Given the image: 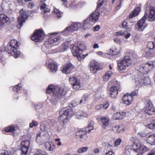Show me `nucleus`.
<instances>
[{"label":"nucleus","mask_w":155,"mask_h":155,"mask_svg":"<svg viewBox=\"0 0 155 155\" xmlns=\"http://www.w3.org/2000/svg\"><path fill=\"white\" fill-rule=\"evenodd\" d=\"M104 1V0H98L95 11L91 14L89 17L84 21L82 27L84 30L90 28L93 22H96L98 20L100 15L98 12L99 9L103 5Z\"/></svg>","instance_id":"f257e3e1"},{"label":"nucleus","mask_w":155,"mask_h":155,"mask_svg":"<svg viewBox=\"0 0 155 155\" xmlns=\"http://www.w3.org/2000/svg\"><path fill=\"white\" fill-rule=\"evenodd\" d=\"M46 92L48 94H50L52 92L54 97L56 98H58V100L64 98L66 93L64 91V88L59 87H55L54 86L52 85H49L48 86Z\"/></svg>","instance_id":"f03ea898"},{"label":"nucleus","mask_w":155,"mask_h":155,"mask_svg":"<svg viewBox=\"0 0 155 155\" xmlns=\"http://www.w3.org/2000/svg\"><path fill=\"white\" fill-rule=\"evenodd\" d=\"M18 45L16 41H11L8 44L6 48V51L9 54L14 56L15 58H17L20 54V52L18 51Z\"/></svg>","instance_id":"7ed1b4c3"},{"label":"nucleus","mask_w":155,"mask_h":155,"mask_svg":"<svg viewBox=\"0 0 155 155\" xmlns=\"http://www.w3.org/2000/svg\"><path fill=\"white\" fill-rule=\"evenodd\" d=\"M131 63V60L129 57L128 56H126L123 60L120 61H118L117 69L120 72H123Z\"/></svg>","instance_id":"20e7f679"},{"label":"nucleus","mask_w":155,"mask_h":155,"mask_svg":"<svg viewBox=\"0 0 155 155\" xmlns=\"http://www.w3.org/2000/svg\"><path fill=\"white\" fill-rule=\"evenodd\" d=\"M60 116L59 117L64 118L63 123L67 122L68 120L71 118L72 116L73 112L71 109L65 107L63 108L59 112Z\"/></svg>","instance_id":"39448f33"},{"label":"nucleus","mask_w":155,"mask_h":155,"mask_svg":"<svg viewBox=\"0 0 155 155\" xmlns=\"http://www.w3.org/2000/svg\"><path fill=\"white\" fill-rule=\"evenodd\" d=\"M85 48V46L84 44H80L78 46L75 45H73L72 52L73 55L76 57L79 61L81 60V53L80 52L83 51Z\"/></svg>","instance_id":"423d86ee"},{"label":"nucleus","mask_w":155,"mask_h":155,"mask_svg":"<svg viewBox=\"0 0 155 155\" xmlns=\"http://www.w3.org/2000/svg\"><path fill=\"white\" fill-rule=\"evenodd\" d=\"M147 47L145 50L146 54L150 57L155 56V43L152 41L148 42Z\"/></svg>","instance_id":"0eeeda50"},{"label":"nucleus","mask_w":155,"mask_h":155,"mask_svg":"<svg viewBox=\"0 0 155 155\" xmlns=\"http://www.w3.org/2000/svg\"><path fill=\"white\" fill-rule=\"evenodd\" d=\"M147 14L145 13L143 17L140 19L135 25V28L137 30L142 31L147 26L145 22L147 19Z\"/></svg>","instance_id":"6e6552de"},{"label":"nucleus","mask_w":155,"mask_h":155,"mask_svg":"<svg viewBox=\"0 0 155 155\" xmlns=\"http://www.w3.org/2000/svg\"><path fill=\"white\" fill-rule=\"evenodd\" d=\"M20 15L18 19V23L17 27L20 29L23 26V23L25 22L26 20L28 18V16L25 11L21 9L20 11Z\"/></svg>","instance_id":"1a4fd4ad"},{"label":"nucleus","mask_w":155,"mask_h":155,"mask_svg":"<svg viewBox=\"0 0 155 155\" xmlns=\"http://www.w3.org/2000/svg\"><path fill=\"white\" fill-rule=\"evenodd\" d=\"M44 35L43 31L41 30H36L31 37V39L36 42H41L43 39Z\"/></svg>","instance_id":"9d476101"},{"label":"nucleus","mask_w":155,"mask_h":155,"mask_svg":"<svg viewBox=\"0 0 155 155\" xmlns=\"http://www.w3.org/2000/svg\"><path fill=\"white\" fill-rule=\"evenodd\" d=\"M143 109L144 112L149 115L155 114V109L151 101L149 100L146 101V106Z\"/></svg>","instance_id":"9b49d317"},{"label":"nucleus","mask_w":155,"mask_h":155,"mask_svg":"<svg viewBox=\"0 0 155 155\" xmlns=\"http://www.w3.org/2000/svg\"><path fill=\"white\" fill-rule=\"evenodd\" d=\"M60 37L58 36L56 38H50L48 40L49 42V44L47 45L46 46H43L42 48H47L48 49L51 48L52 47V45H58L60 41Z\"/></svg>","instance_id":"f8f14e48"},{"label":"nucleus","mask_w":155,"mask_h":155,"mask_svg":"<svg viewBox=\"0 0 155 155\" xmlns=\"http://www.w3.org/2000/svg\"><path fill=\"white\" fill-rule=\"evenodd\" d=\"M30 142L29 140H26L23 141L21 143V155H26L28 150Z\"/></svg>","instance_id":"ddd939ff"},{"label":"nucleus","mask_w":155,"mask_h":155,"mask_svg":"<svg viewBox=\"0 0 155 155\" xmlns=\"http://www.w3.org/2000/svg\"><path fill=\"white\" fill-rule=\"evenodd\" d=\"M81 26V23L79 22H74L72 24L71 26L67 28L64 31L66 33L70 31L77 30Z\"/></svg>","instance_id":"4468645a"},{"label":"nucleus","mask_w":155,"mask_h":155,"mask_svg":"<svg viewBox=\"0 0 155 155\" xmlns=\"http://www.w3.org/2000/svg\"><path fill=\"white\" fill-rule=\"evenodd\" d=\"M147 12L146 11L147 14V17L148 20L150 21H155V8L150 6V10L149 13Z\"/></svg>","instance_id":"2eb2a0df"},{"label":"nucleus","mask_w":155,"mask_h":155,"mask_svg":"<svg viewBox=\"0 0 155 155\" xmlns=\"http://www.w3.org/2000/svg\"><path fill=\"white\" fill-rule=\"evenodd\" d=\"M10 22L9 18L4 14H0V28L3 27L5 24H9Z\"/></svg>","instance_id":"dca6fc26"},{"label":"nucleus","mask_w":155,"mask_h":155,"mask_svg":"<svg viewBox=\"0 0 155 155\" xmlns=\"http://www.w3.org/2000/svg\"><path fill=\"white\" fill-rule=\"evenodd\" d=\"M69 82L70 84L72 85L73 88L75 90H77L80 88V83L79 81H78L77 78L74 77L70 78Z\"/></svg>","instance_id":"f3484780"},{"label":"nucleus","mask_w":155,"mask_h":155,"mask_svg":"<svg viewBox=\"0 0 155 155\" xmlns=\"http://www.w3.org/2000/svg\"><path fill=\"white\" fill-rule=\"evenodd\" d=\"M87 131L83 130H79L76 133V135L78 136L83 142L86 141L87 138L86 134Z\"/></svg>","instance_id":"a211bd4d"},{"label":"nucleus","mask_w":155,"mask_h":155,"mask_svg":"<svg viewBox=\"0 0 155 155\" xmlns=\"http://www.w3.org/2000/svg\"><path fill=\"white\" fill-rule=\"evenodd\" d=\"M46 65L48 66L53 72H56L58 68L56 64L53 62H51V60H48L46 61Z\"/></svg>","instance_id":"6ab92c4d"},{"label":"nucleus","mask_w":155,"mask_h":155,"mask_svg":"<svg viewBox=\"0 0 155 155\" xmlns=\"http://www.w3.org/2000/svg\"><path fill=\"white\" fill-rule=\"evenodd\" d=\"M74 68V66L72 64L70 63H68L63 68L62 70V72L66 74H69Z\"/></svg>","instance_id":"aec40b11"},{"label":"nucleus","mask_w":155,"mask_h":155,"mask_svg":"<svg viewBox=\"0 0 155 155\" xmlns=\"http://www.w3.org/2000/svg\"><path fill=\"white\" fill-rule=\"evenodd\" d=\"M123 102L124 104L128 105L130 104L132 102L133 99L131 96L127 94H124L122 97Z\"/></svg>","instance_id":"412c9836"},{"label":"nucleus","mask_w":155,"mask_h":155,"mask_svg":"<svg viewBox=\"0 0 155 155\" xmlns=\"http://www.w3.org/2000/svg\"><path fill=\"white\" fill-rule=\"evenodd\" d=\"M90 66L91 71L93 73L96 72L97 70H100L98 63L95 61H92L91 62Z\"/></svg>","instance_id":"4be33fe9"},{"label":"nucleus","mask_w":155,"mask_h":155,"mask_svg":"<svg viewBox=\"0 0 155 155\" xmlns=\"http://www.w3.org/2000/svg\"><path fill=\"white\" fill-rule=\"evenodd\" d=\"M118 91H120L119 89L115 86L111 87L110 90V97L112 98H115L118 94Z\"/></svg>","instance_id":"5701e85b"},{"label":"nucleus","mask_w":155,"mask_h":155,"mask_svg":"<svg viewBox=\"0 0 155 155\" xmlns=\"http://www.w3.org/2000/svg\"><path fill=\"white\" fill-rule=\"evenodd\" d=\"M141 10L140 6L136 7L130 14L129 18H131L138 15Z\"/></svg>","instance_id":"b1692460"},{"label":"nucleus","mask_w":155,"mask_h":155,"mask_svg":"<svg viewBox=\"0 0 155 155\" xmlns=\"http://www.w3.org/2000/svg\"><path fill=\"white\" fill-rule=\"evenodd\" d=\"M147 142L151 145H155V134L149 136L147 138Z\"/></svg>","instance_id":"393cba45"},{"label":"nucleus","mask_w":155,"mask_h":155,"mask_svg":"<svg viewBox=\"0 0 155 155\" xmlns=\"http://www.w3.org/2000/svg\"><path fill=\"white\" fill-rule=\"evenodd\" d=\"M141 145L138 144L136 143H134L131 146H129L132 148V151H134L137 153L140 152V147Z\"/></svg>","instance_id":"a878e982"},{"label":"nucleus","mask_w":155,"mask_h":155,"mask_svg":"<svg viewBox=\"0 0 155 155\" xmlns=\"http://www.w3.org/2000/svg\"><path fill=\"white\" fill-rule=\"evenodd\" d=\"M112 75V73L111 71H108L105 73L103 77V80L105 81H107Z\"/></svg>","instance_id":"bb28decb"},{"label":"nucleus","mask_w":155,"mask_h":155,"mask_svg":"<svg viewBox=\"0 0 155 155\" xmlns=\"http://www.w3.org/2000/svg\"><path fill=\"white\" fill-rule=\"evenodd\" d=\"M101 120L102 122L103 126L104 127H105L108 125L109 121L108 118L104 117H101Z\"/></svg>","instance_id":"cd10ccee"},{"label":"nucleus","mask_w":155,"mask_h":155,"mask_svg":"<svg viewBox=\"0 0 155 155\" xmlns=\"http://www.w3.org/2000/svg\"><path fill=\"white\" fill-rule=\"evenodd\" d=\"M45 147L47 150L49 151H53L55 148L54 144H51L49 142H47L45 143Z\"/></svg>","instance_id":"c85d7f7f"},{"label":"nucleus","mask_w":155,"mask_h":155,"mask_svg":"<svg viewBox=\"0 0 155 155\" xmlns=\"http://www.w3.org/2000/svg\"><path fill=\"white\" fill-rule=\"evenodd\" d=\"M73 46L71 44V41H66L64 43V48L65 50H66L69 47H70L71 48H73Z\"/></svg>","instance_id":"c756f323"},{"label":"nucleus","mask_w":155,"mask_h":155,"mask_svg":"<svg viewBox=\"0 0 155 155\" xmlns=\"http://www.w3.org/2000/svg\"><path fill=\"white\" fill-rule=\"evenodd\" d=\"M94 122L93 121H91L88 124V127L86 129V131L88 133L90 132L91 130H93Z\"/></svg>","instance_id":"7c9ffc66"},{"label":"nucleus","mask_w":155,"mask_h":155,"mask_svg":"<svg viewBox=\"0 0 155 155\" xmlns=\"http://www.w3.org/2000/svg\"><path fill=\"white\" fill-rule=\"evenodd\" d=\"M122 26L123 28L129 31H130L131 29V26H129V25H128L127 22L125 21H123V23L122 24Z\"/></svg>","instance_id":"2f4dec72"},{"label":"nucleus","mask_w":155,"mask_h":155,"mask_svg":"<svg viewBox=\"0 0 155 155\" xmlns=\"http://www.w3.org/2000/svg\"><path fill=\"white\" fill-rule=\"evenodd\" d=\"M125 151L124 155H131L132 153V148L128 146H127L125 148Z\"/></svg>","instance_id":"473e14b6"},{"label":"nucleus","mask_w":155,"mask_h":155,"mask_svg":"<svg viewBox=\"0 0 155 155\" xmlns=\"http://www.w3.org/2000/svg\"><path fill=\"white\" fill-rule=\"evenodd\" d=\"M149 150V148L144 145H141L140 147V153H141L142 154L144 151H146Z\"/></svg>","instance_id":"72a5a7b5"},{"label":"nucleus","mask_w":155,"mask_h":155,"mask_svg":"<svg viewBox=\"0 0 155 155\" xmlns=\"http://www.w3.org/2000/svg\"><path fill=\"white\" fill-rule=\"evenodd\" d=\"M42 137L41 136V134H38L36 135V141L38 143H40L42 142Z\"/></svg>","instance_id":"f704fd0d"},{"label":"nucleus","mask_w":155,"mask_h":155,"mask_svg":"<svg viewBox=\"0 0 155 155\" xmlns=\"http://www.w3.org/2000/svg\"><path fill=\"white\" fill-rule=\"evenodd\" d=\"M15 130L14 127L13 126L8 127L5 129V131L6 132H13Z\"/></svg>","instance_id":"c9c22d12"},{"label":"nucleus","mask_w":155,"mask_h":155,"mask_svg":"<svg viewBox=\"0 0 155 155\" xmlns=\"http://www.w3.org/2000/svg\"><path fill=\"white\" fill-rule=\"evenodd\" d=\"M113 117L115 120L122 119V117H120V115L119 112H117L114 114L113 115Z\"/></svg>","instance_id":"e433bc0d"},{"label":"nucleus","mask_w":155,"mask_h":155,"mask_svg":"<svg viewBox=\"0 0 155 155\" xmlns=\"http://www.w3.org/2000/svg\"><path fill=\"white\" fill-rule=\"evenodd\" d=\"M88 149L87 147H83L79 148L78 150V152L79 153H82L87 151Z\"/></svg>","instance_id":"4c0bfd02"},{"label":"nucleus","mask_w":155,"mask_h":155,"mask_svg":"<svg viewBox=\"0 0 155 155\" xmlns=\"http://www.w3.org/2000/svg\"><path fill=\"white\" fill-rule=\"evenodd\" d=\"M138 90H136L134 91L131 92L129 94L130 96H131L132 99L134 96H137L138 95Z\"/></svg>","instance_id":"58836bf2"},{"label":"nucleus","mask_w":155,"mask_h":155,"mask_svg":"<svg viewBox=\"0 0 155 155\" xmlns=\"http://www.w3.org/2000/svg\"><path fill=\"white\" fill-rule=\"evenodd\" d=\"M110 53L111 55H116L118 54L116 49H110Z\"/></svg>","instance_id":"ea45409f"},{"label":"nucleus","mask_w":155,"mask_h":155,"mask_svg":"<svg viewBox=\"0 0 155 155\" xmlns=\"http://www.w3.org/2000/svg\"><path fill=\"white\" fill-rule=\"evenodd\" d=\"M121 140L120 138H118L114 142V147H117L119 145L121 142Z\"/></svg>","instance_id":"a19ab883"},{"label":"nucleus","mask_w":155,"mask_h":155,"mask_svg":"<svg viewBox=\"0 0 155 155\" xmlns=\"http://www.w3.org/2000/svg\"><path fill=\"white\" fill-rule=\"evenodd\" d=\"M120 129V126L119 125H114L112 127V130L116 133H117V130Z\"/></svg>","instance_id":"79ce46f5"},{"label":"nucleus","mask_w":155,"mask_h":155,"mask_svg":"<svg viewBox=\"0 0 155 155\" xmlns=\"http://www.w3.org/2000/svg\"><path fill=\"white\" fill-rule=\"evenodd\" d=\"M54 12L57 15V16L58 18H60L61 16V12L58 9H56L55 11Z\"/></svg>","instance_id":"37998d69"},{"label":"nucleus","mask_w":155,"mask_h":155,"mask_svg":"<svg viewBox=\"0 0 155 155\" xmlns=\"http://www.w3.org/2000/svg\"><path fill=\"white\" fill-rule=\"evenodd\" d=\"M116 35H122V36H124L125 35V31H119L116 33Z\"/></svg>","instance_id":"c03bdc74"},{"label":"nucleus","mask_w":155,"mask_h":155,"mask_svg":"<svg viewBox=\"0 0 155 155\" xmlns=\"http://www.w3.org/2000/svg\"><path fill=\"white\" fill-rule=\"evenodd\" d=\"M34 155H46V153L44 152L39 150L37 153H35Z\"/></svg>","instance_id":"a18cd8bd"},{"label":"nucleus","mask_w":155,"mask_h":155,"mask_svg":"<svg viewBox=\"0 0 155 155\" xmlns=\"http://www.w3.org/2000/svg\"><path fill=\"white\" fill-rule=\"evenodd\" d=\"M144 82L143 83L146 84H149L150 83V79L148 77H145V79H144Z\"/></svg>","instance_id":"49530a36"},{"label":"nucleus","mask_w":155,"mask_h":155,"mask_svg":"<svg viewBox=\"0 0 155 155\" xmlns=\"http://www.w3.org/2000/svg\"><path fill=\"white\" fill-rule=\"evenodd\" d=\"M155 123L153 121V123L148 125L147 126L148 127L151 129H153L155 128Z\"/></svg>","instance_id":"de8ad7c7"},{"label":"nucleus","mask_w":155,"mask_h":155,"mask_svg":"<svg viewBox=\"0 0 155 155\" xmlns=\"http://www.w3.org/2000/svg\"><path fill=\"white\" fill-rule=\"evenodd\" d=\"M42 107V104H38L34 105V107L35 110H38L40 109Z\"/></svg>","instance_id":"09e8293b"},{"label":"nucleus","mask_w":155,"mask_h":155,"mask_svg":"<svg viewBox=\"0 0 155 155\" xmlns=\"http://www.w3.org/2000/svg\"><path fill=\"white\" fill-rule=\"evenodd\" d=\"M37 122L35 120H33L32 121V122L30 124V127H32L34 126H37Z\"/></svg>","instance_id":"8fccbe9b"},{"label":"nucleus","mask_w":155,"mask_h":155,"mask_svg":"<svg viewBox=\"0 0 155 155\" xmlns=\"http://www.w3.org/2000/svg\"><path fill=\"white\" fill-rule=\"evenodd\" d=\"M100 28V26L99 25H97L96 26L93 27L92 30L94 31H97Z\"/></svg>","instance_id":"3c124183"},{"label":"nucleus","mask_w":155,"mask_h":155,"mask_svg":"<svg viewBox=\"0 0 155 155\" xmlns=\"http://www.w3.org/2000/svg\"><path fill=\"white\" fill-rule=\"evenodd\" d=\"M87 100V97H83L82 98V99L80 100V104H81L82 103H85Z\"/></svg>","instance_id":"603ef678"},{"label":"nucleus","mask_w":155,"mask_h":155,"mask_svg":"<svg viewBox=\"0 0 155 155\" xmlns=\"http://www.w3.org/2000/svg\"><path fill=\"white\" fill-rule=\"evenodd\" d=\"M34 6L35 5L33 2H30L28 4V6L30 9L33 8Z\"/></svg>","instance_id":"864d4df0"},{"label":"nucleus","mask_w":155,"mask_h":155,"mask_svg":"<svg viewBox=\"0 0 155 155\" xmlns=\"http://www.w3.org/2000/svg\"><path fill=\"white\" fill-rule=\"evenodd\" d=\"M102 106H103V104H101L100 105H97L95 106V109L96 110H99L101 108H102Z\"/></svg>","instance_id":"5fc2aeb1"},{"label":"nucleus","mask_w":155,"mask_h":155,"mask_svg":"<svg viewBox=\"0 0 155 155\" xmlns=\"http://www.w3.org/2000/svg\"><path fill=\"white\" fill-rule=\"evenodd\" d=\"M141 137H144L147 136V134L145 132H139L138 134Z\"/></svg>","instance_id":"6e6d98bb"},{"label":"nucleus","mask_w":155,"mask_h":155,"mask_svg":"<svg viewBox=\"0 0 155 155\" xmlns=\"http://www.w3.org/2000/svg\"><path fill=\"white\" fill-rule=\"evenodd\" d=\"M109 104L108 102H107L104 104H103V106H102V108H104V109H106L109 106Z\"/></svg>","instance_id":"4d7b16f0"},{"label":"nucleus","mask_w":155,"mask_h":155,"mask_svg":"<svg viewBox=\"0 0 155 155\" xmlns=\"http://www.w3.org/2000/svg\"><path fill=\"white\" fill-rule=\"evenodd\" d=\"M46 6V5L45 3H42L40 9L41 10H43L45 9Z\"/></svg>","instance_id":"13d9d810"},{"label":"nucleus","mask_w":155,"mask_h":155,"mask_svg":"<svg viewBox=\"0 0 155 155\" xmlns=\"http://www.w3.org/2000/svg\"><path fill=\"white\" fill-rule=\"evenodd\" d=\"M119 113L120 115V117H122V119L124 118V116H125V113L123 112H119Z\"/></svg>","instance_id":"bf43d9fd"},{"label":"nucleus","mask_w":155,"mask_h":155,"mask_svg":"<svg viewBox=\"0 0 155 155\" xmlns=\"http://www.w3.org/2000/svg\"><path fill=\"white\" fill-rule=\"evenodd\" d=\"M104 155H114V154L112 151H109L108 152L106 153Z\"/></svg>","instance_id":"052dcab7"},{"label":"nucleus","mask_w":155,"mask_h":155,"mask_svg":"<svg viewBox=\"0 0 155 155\" xmlns=\"http://www.w3.org/2000/svg\"><path fill=\"white\" fill-rule=\"evenodd\" d=\"M124 131V129L120 127V129H119L117 131V133H120Z\"/></svg>","instance_id":"680f3d73"},{"label":"nucleus","mask_w":155,"mask_h":155,"mask_svg":"<svg viewBox=\"0 0 155 155\" xmlns=\"http://www.w3.org/2000/svg\"><path fill=\"white\" fill-rule=\"evenodd\" d=\"M127 32V31H125V35L124 36H125V38H127L129 37L130 36V33H128L126 34Z\"/></svg>","instance_id":"e2e57ef3"},{"label":"nucleus","mask_w":155,"mask_h":155,"mask_svg":"<svg viewBox=\"0 0 155 155\" xmlns=\"http://www.w3.org/2000/svg\"><path fill=\"white\" fill-rule=\"evenodd\" d=\"M50 10L49 8H47L45 10H43L42 12H43L44 14H45L46 12H50Z\"/></svg>","instance_id":"0e129e2a"},{"label":"nucleus","mask_w":155,"mask_h":155,"mask_svg":"<svg viewBox=\"0 0 155 155\" xmlns=\"http://www.w3.org/2000/svg\"><path fill=\"white\" fill-rule=\"evenodd\" d=\"M23 0H17V2L19 3L20 5H23Z\"/></svg>","instance_id":"69168bd1"},{"label":"nucleus","mask_w":155,"mask_h":155,"mask_svg":"<svg viewBox=\"0 0 155 155\" xmlns=\"http://www.w3.org/2000/svg\"><path fill=\"white\" fill-rule=\"evenodd\" d=\"M114 41L116 43H119L120 41V39L118 38H116L114 39Z\"/></svg>","instance_id":"338daca9"},{"label":"nucleus","mask_w":155,"mask_h":155,"mask_svg":"<svg viewBox=\"0 0 155 155\" xmlns=\"http://www.w3.org/2000/svg\"><path fill=\"white\" fill-rule=\"evenodd\" d=\"M99 48V46L97 44H95L93 46V48Z\"/></svg>","instance_id":"774afa93"}]
</instances>
